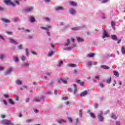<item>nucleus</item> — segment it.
<instances>
[{"instance_id": "0eeeda50", "label": "nucleus", "mask_w": 125, "mask_h": 125, "mask_svg": "<svg viewBox=\"0 0 125 125\" xmlns=\"http://www.w3.org/2000/svg\"><path fill=\"white\" fill-rule=\"evenodd\" d=\"M69 12L71 15H76L77 14V11L74 8H70L69 9Z\"/></svg>"}, {"instance_id": "f03ea898", "label": "nucleus", "mask_w": 125, "mask_h": 125, "mask_svg": "<svg viewBox=\"0 0 125 125\" xmlns=\"http://www.w3.org/2000/svg\"><path fill=\"white\" fill-rule=\"evenodd\" d=\"M2 125H13V123L11 122L10 120H4L1 122Z\"/></svg>"}, {"instance_id": "3c124183", "label": "nucleus", "mask_w": 125, "mask_h": 125, "mask_svg": "<svg viewBox=\"0 0 125 125\" xmlns=\"http://www.w3.org/2000/svg\"><path fill=\"white\" fill-rule=\"evenodd\" d=\"M116 25V23L114 21H111V26L112 27H114Z\"/></svg>"}, {"instance_id": "49530a36", "label": "nucleus", "mask_w": 125, "mask_h": 125, "mask_svg": "<svg viewBox=\"0 0 125 125\" xmlns=\"http://www.w3.org/2000/svg\"><path fill=\"white\" fill-rule=\"evenodd\" d=\"M21 59L22 61H25L27 58H26V57L25 56H22L21 57Z\"/></svg>"}, {"instance_id": "f704fd0d", "label": "nucleus", "mask_w": 125, "mask_h": 125, "mask_svg": "<svg viewBox=\"0 0 125 125\" xmlns=\"http://www.w3.org/2000/svg\"><path fill=\"white\" fill-rule=\"evenodd\" d=\"M79 117L82 118L83 117V109H80L79 110Z\"/></svg>"}, {"instance_id": "58836bf2", "label": "nucleus", "mask_w": 125, "mask_h": 125, "mask_svg": "<svg viewBox=\"0 0 125 125\" xmlns=\"http://www.w3.org/2000/svg\"><path fill=\"white\" fill-rule=\"evenodd\" d=\"M80 121H79V118H76L75 120V125H80Z\"/></svg>"}, {"instance_id": "72a5a7b5", "label": "nucleus", "mask_w": 125, "mask_h": 125, "mask_svg": "<svg viewBox=\"0 0 125 125\" xmlns=\"http://www.w3.org/2000/svg\"><path fill=\"white\" fill-rule=\"evenodd\" d=\"M114 76H116V77H119L120 76V74H119V72L114 71L113 72Z\"/></svg>"}, {"instance_id": "5701e85b", "label": "nucleus", "mask_w": 125, "mask_h": 125, "mask_svg": "<svg viewBox=\"0 0 125 125\" xmlns=\"http://www.w3.org/2000/svg\"><path fill=\"white\" fill-rule=\"evenodd\" d=\"M77 40L78 42H83V39L80 37H77Z\"/></svg>"}, {"instance_id": "09e8293b", "label": "nucleus", "mask_w": 125, "mask_h": 125, "mask_svg": "<svg viewBox=\"0 0 125 125\" xmlns=\"http://www.w3.org/2000/svg\"><path fill=\"white\" fill-rule=\"evenodd\" d=\"M46 75L48 77H51V76H52V72H48L46 74Z\"/></svg>"}, {"instance_id": "9d476101", "label": "nucleus", "mask_w": 125, "mask_h": 125, "mask_svg": "<svg viewBox=\"0 0 125 125\" xmlns=\"http://www.w3.org/2000/svg\"><path fill=\"white\" fill-rule=\"evenodd\" d=\"M60 82H62V83L64 84L67 83V80L64 78H60L58 80L59 83H60Z\"/></svg>"}, {"instance_id": "20e7f679", "label": "nucleus", "mask_w": 125, "mask_h": 125, "mask_svg": "<svg viewBox=\"0 0 125 125\" xmlns=\"http://www.w3.org/2000/svg\"><path fill=\"white\" fill-rule=\"evenodd\" d=\"M106 38H109V34H108L105 30L104 29L102 38L104 40V41H105Z\"/></svg>"}, {"instance_id": "f8f14e48", "label": "nucleus", "mask_w": 125, "mask_h": 125, "mask_svg": "<svg viewBox=\"0 0 125 125\" xmlns=\"http://www.w3.org/2000/svg\"><path fill=\"white\" fill-rule=\"evenodd\" d=\"M9 41L11 43H13V44H16L17 45L18 44V42H16L14 39H12V38H9Z\"/></svg>"}, {"instance_id": "79ce46f5", "label": "nucleus", "mask_w": 125, "mask_h": 125, "mask_svg": "<svg viewBox=\"0 0 125 125\" xmlns=\"http://www.w3.org/2000/svg\"><path fill=\"white\" fill-rule=\"evenodd\" d=\"M68 66L69 67H71V68H74L75 67H76L77 65L75 64L71 63V64H69Z\"/></svg>"}, {"instance_id": "ddd939ff", "label": "nucleus", "mask_w": 125, "mask_h": 125, "mask_svg": "<svg viewBox=\"0 0 125 125\" xmlns=\"http://www.w3.org/2000/svg\"><path fill=\"white\" fill-rule=\"evenodd\" d=\"M56 122L58 124H64V123H66V120L64 119H57Z\"/></svg>"}, {"instance_id": "4c0bfd02", "label": "nucleus", "mask_w": 125, "mask_h": 125, "mask_svg": "<svg viewBox=\"0 0 125 125\" xmlns=\"http://www.w3.org/2000/svg\"><path fill=\"white\" fill-rule=\"evenodd\" d=\"M89 115H90V117H91V118H93V119H95V115H94V114L93 113L90 112Z\"/></svg>"}, {"instance_id": "cd10ccee", "label": "nucleus", "mask_w": 125, "mask_h": 125, "mask_svg": "<svg viewBox=\"0 0 125 125\" xmlns=\"http://www.w3.org/2000/svg\"><path fill=\"white\" fill-rule=\"evenodd\" d=\"M23 67H29L30 66V63L29 62H25L24 63L22 64Z\"/></svg>"}, {"instance_id": "052dcab7", "label": "nucleus", "mask_w": 125, "mask_h": 125, "mask_svg": "<svg viewBox=\"0 0 125 125\" xmlns=\"http://www.w3.org/2000/svg\"><path fill=\"white\" fill-rule=\"evenodd\" d=\"M3 96L6 99L9 98V95H8L4 94Z\"/></svg>"}, {"instance_id": "13d9d810", "label": "nucleus", "mask_w": 125, "mask_h": 125, "mask_svg": "<svg viewBox=\"0 0 125 125\" xmlns=\"http://www.w3.org/2000/svg\"><path fill=\"white\" fill-rule=\"evenodd\" d=\"M15 99L16 101H18L19 100V97H18V96L17 95H16L15 97Z\"/></svg>"}, {"instance_id": "a19ab883", "label": "nucleus", "mask_w": 125, "mask_h": 125, "mask_svg": "<svg viewBox=\"0 0 125 125\" xmlns=\"http://www.w3.org/2000/svg\"><path fill=\"white\" fill-rule=\"evenodd\" d=\"M68 120L69 123H70V124H72L73 123V118H71V117H68Z\"/></svg>"}, {"instance_id": "bb28decb", "label": "nucleus", "mask_w": 125, "mask_h": 125, "mask_svg": "<svg viewBox=\"0 0 125 125\" xmlns=\"http://www.w3.org/2000/svg\"><path fill=\"white\" fill-rule=\"evenodd\" d=\"M121 52L122 54H125V46H123L121 48Z\"/></svg>"}, {"instance_id": "a18cd8bd", "label": "nucleus", "mask_w": 125, "mask_h": 125, "mask_svg": "<svg viewBox=\"0 0 125 125\" xmlns=\"http://www.w3.org/2000/svg\"><path fill=\"white\" fill-rule=\"evenodd\" d=\"M25 54L26 56H29V49H25Z\"/></svg>"}, {"instance_id": "ea45409f", "label": "nucleus", "mask_w": 125, "mask_h": 125, "mask_svg": "<svg viewBox=\"0 0 125 125\" xmlns=\"http://www.w3.org/2000/svg\"><path fill=\"white\" fill-rule=\"evenodd\" d=\"M63 62L62 61H60L57 65L58 67H61V66L63 64Z\"/></svg>"}, {"instance_id": "2eb2a0df", "label": "nucleus", "mask_w": 125, "mask_h": 125, "mask_svg": "<svg viewBox=\"0 0 125 125\" xmlns=\"http://www.w3.org/2000/svg\"><path fill=\"white\" fill-rule=\"evenodd\" d=\"M87 94H88V92L87 90H85L80 94V96L83 97V96H86Z\"/></svg>"}, {"instance_id": "de8ad7c7", "label": "nucleus", "mask_w": 125, "mask_h": 125, "mask_svg": "<svg viewBox=\"0 0 125 125\" xmlns=\"http://www.w3.org/2000/svg\"><path fill=\"white\" fill-rule=\"evenodd\" d=\"M100 86L102 87V88H103V87H105V84H104V83H100Z\"/></svg>"}, {"instance_id": "f3484780", "label": "nucleus", "mask_w": 125, "mask_h": 125, "mask_svg": "<svg viewBox=\"0 0 125 125\" xmlns=\"http://www.w3.org/2000/svg\"><path fill=\"white\" fill-rule=\"evenodd\" d=\"M101 68L104 69V70H109L110 69L109 66L104 65H101Z\"/></svg>"}, {"instance_id": "4be33fe9", "label": "nucleus", "mask_w": 125, "mask_h": 125, "mask_svg": "<svg viewBox=\"0 0 125 125\" xmlns=\"http://www.w3.org/2000/svg\"><path fill=\"white\" fill-rule=\"evenodd\" d=\"M54 53V52H53V51L52 50H50V51H49V52L48 53V56L49 57H50L51 56H52V55H53Z\"/></svg>"}, {"instance_id": "680f3d73", "label": "nucleus", "mask_w": 125, "mask_h": 125, "mask_svg": "<svg viewBox=\"0 0 125 125\" xmlns=\"http://www.w3.org/2000/svg\"><path fill=\"white\" fill-rule=\"evenodd\" d=\"M54 94L56 95H58V91H57V90H55L54 91Z\"/></svg>"}, {"instance_id": "aec40b11", "label": "nucleus", "mask_w": 125, "mask_h": 125, "mask_svg": "<svg viewBox=\"0 0 125 125\" xmlns=\"http://www.w3.org/2000/svg\"><path fill=\"white\" fill-rule=\"evenodd\" d=\"M33 9V8L32 7H28L25 9V12H30V11H32Z\"/></svg>"}, {"instance_id": "39448f33", "label": "nucleus", "mask_w": 125, "mask_h": 125, "mask_svg": "<svg viewBox=\"0 0 125 125\" xmlns=\"http://www.w3.org/2000/svg\"><path fill=\"white\" fill-rule=\"evenodd\" d=\"M12 71H13V68L11 67L8 68L5 71V75L6 76H7V75H10V74H11L12 72Z\"/></svg>"}, {"instance_id": "4d7b16f0", "label": "nucleus", "mask_w": 125, "mask_h": 125, "mask_svg": "<svg viewBox=\"0 0 125 125\" xmlns=\"http://www.w3.org/2000/svg\"><path fill=\"white\" fill-rule=\"evenodd\" d=\"M23 32L24 33H30V30H29V29H23Z\"/></svg>"}, {"instance_id": "37998d69", "label": "nucleus", "mask_w": 125, "mask_h": 125, "mask_svg": "<svg viewBox=\"0 0 125 125\" xmlns=\"http://www.w3.org/2000/svg\"><path fill=\"white\" fill-rule=\"evenodd\" d=\"M111 77H109L108 78H107L106 80V83H111Z\"/></svg>"}, {"instance_id": "864d4df0", "label": "nucleus", "mask_w": 125, "mask_h": 125, "mask_svg": "<svg viewBox=\"0 0 125 125\" xmlns=\"http://www.w3.org/2000/svg\"><path fill=\"white\" fill-rule=\"evenodd\" d=\"M46 35L48 36V37H50L51 34H50V32H49V30H47V31L46 32Z\"/></svg>"}, {"instance_id": "5fc2aeb1", "label": "nucleus", "mask_w": 125, "mask_h": 125, "mask_svg": "<svg viewBox=\"0 0 125 125\" xmlns=\"http://www.w3.org/2000/svg\"><path fill=\"white\" fill-rule=\"evenodd\" d=\"M94 107L95 109H97L98 108V104H94Z\"/></svg>"}, {"instance_id": "7ed1b4c3", "label": "nucleus", "mask_w": 125, "mask_h": 125, "mask_svg": "<svg viewBox=\"0 0 125 125\" xmlns=\"http://www.w3.org/2000/svg\"><path fill=\"white\" fill-rule=\"evenodd\" d=\"M4 2L6 4V5H12V6H15V4L12 1H11V0H4Z\"/></svg>"}, {"instance_id": "c756f323", "label": "nucleus", "mask_w": 125, "mask_h": 125, "mask_svg": "<svg viewBox=\"0 0 125 125\" xmlns=\"http://www.w3.org/2000/svg\"><path fill=\"white\" fill-rule=\"evenodd\" d=\"M4 58H5V54H0V59L2 60L3 59H4Z\"/></svg>"}, {"instance_id": "338daca9", "label": "nucleus", "mask_w": 125, "mask_h": 125, "mask_svg": "<svg viewBox=\"0 0 125 125\" xmlns=\"http://www.w3.org/2000/svg\"><path fill=\"white\" fill-rule=\"evenodd\" d=\"M45 20H46V21H47L48 22H49L50 21V19H49V18H45Z\"/></svg>"}, {"instance_id": "412c9836", "label": "nucleus", "mask_w": 125, "mask_h": 125, "mask_svg": "<svg viewBox=\"0 0 125 125\" xmlns=\"http://www.w3.org/2000/svg\"><path fill=\"white\" fill-rule=\"evenodd\" d=\"M16 83L18 85H21V84H22V81L20 80H17L16 81Z\"/></svg>"}, {"instance_id": "c03bdc74", "label": "nucleus", "mask_w": 125, "mask_h": 125, "mask_svg": "<svg viewBox=\"0 0 125 125\" xmlns=\"http://www.w3.org/2000/svg\"><path fill=\"white\" fill-rule=\"evenodd\" d=\"M73 48V47H67L63 49L64 50H71Z\"/></svg>"}, {"instance_id": "7c9ffc66", "label": "nucleus", "mask_w": 125, "mask_h": 125, "mask_svg": "<svg viewBox=\"0 0 125 125\" xmlns=\"http://www.w3.org/2000/svg\"><path fill=\"white\" fill-rule=\"evenodd\" d=\"M95 54L93 53H90L87 54V57L90 58H92V57H94Z\"/></svg>"}, {"instance_id": "8fccbe9b", "label": "nucleus", "mask_w": 125, "mask_h": 125, "mask_svg": "<svg viewBox=\"0 0 125 125\" xmlns=\"http://www.w3.org/2000/svg\"><path fill=\"white\" fill-rule=\"evenodd\" d=\"M26 123H27V124L32 123L33 122V119H28V120H26Z\"/></svg>"}, {"instance_id": "393cba45", "label": "nucleus", "mask_w": 125, "mask_h": 125, "mask_svg": "<svg viewBox=\"0 0 125 125\" xmlns=\"http://www.w3.org/2000/svg\"><path fill=\"white\" fill-rule=\"evenodd\" d=\"M8 102H9V103L10 104H11V105H15V103H14V102H13V101H12V99H9Z\"/></svg>"}, {"instance_id": "b1692460", "label": "nucleus", "mask_w": 125, "mask_h": 125, "mask_svg": "<svg viewBox=\"0 0 125 125\" xmlns=\"http://www.w3.org/2000/svg\"><path fill=\"white\" fill-rule=\"evenodd\" d=\"M110 117L111 119H113V120H117V116H116L115 113H112Z\"/></svg>"}, {"instance_id": "473e14b6", "label": "nucleus", "mask_w": 125, "mask_h": 125, "mask_svg": "<svg viewBox=\"0 0 125 125\" xmlns=\"http://www.w3.org/2000/svg\"><path fill=\"white\" fill-rule=\"evenodd\" d=\"M77 83H80V85H82V86H83V84H84L83 82H81V80H77Z\"/></svg>"}, {"instance_id": "dca6fc26", "label": "nucleus", "mask_w": 125, "mask_h": 125, "mask_svg": "<svg viewBox=\"0 0 125 125\" xmlns=\"http://www.w3.org/2000/svg\"><path fill=\"white\" fill-rule=\"evenodd\" d=\"M69 4H70V5H71V6H74V7L77 6V5H78V4L77 3V2L73 1H70Z\"/></svg>"}, {"instance_id": "1a4fd4ad", "label": "nucleus", "mask_w": 125, "mask_h": 125, "mask_svg": "<svg viewBox=\"0 0 125 125\" xmlns=\"http://www.w3.org/2000/svg\"><path fill=\"white\" fill-rule=\"evenodd\" d=\"M73 86L74 87V90L73 91V94L74 96H77L78 95V88L77 87V85L76 84H74Z\"/></svg>"}, {"instance_id": "9b49d317", "label": "nucleus", "mask_w": 125, "mask_h": 125, "mask_svg": "<svg viewBox=\"0 0 125 125\" xmlns=\"http://www.w3.org/2000/svg\"><path fill=\"white\" fill-rule=\"evenodd\" d=\"M1 21H2V22H3V23H6L7 24H9V23L11 22L10 20L6 19L5 18H1Z\"/></svg>"}, {"instance_id": "6ab92c4d", "label": "nucleus", "mask_w": 125, "mask_h": 125, "mask_svg": "<svg viewBox=\"0 0 125 125\" xmlns=\"http://www.w3.org/2000/svg\"><path fill=\"white\" fill-rule=\"evenodd\" d=\"M55 10H56L57 11H58L59 10H64V7H61V6H58L55 8Z\"/></svg>"}, {"instance_id": "bf43d9fd", "label": "nucleus", "mask_w": 125, "mask_h": 125, "mask_svg": "<svg viewBox=\"0 0 125 125\" xmlns=\"http://www.w3.org/2000/svg\"><path fill=\"white\" fill-rule=\"evenodd\" d=\"M6 34L8 35H12L13 33L11 31H6Z\"/></svg>"}, {"instance_id": "a878e982", "label": "nucleus", "mask_w": 125, "mask_h": 125, "mask_svg": "<svg viewBox=\"0 0 125 125\" xmlns=\"http://www.w3.org/2000/svg\"><path fill=\"white\" fill-rule=\"evenodd\" d=\"M29 21L30 22H31V23H34V22H35V21H36V20L34 19V17H31L29 19Z\"/></svg>"}, {"instance_id": "e433bc0d", "label": "nucleus", "mask_w": 125, "mask_h": 125, "mask_svg": "<svg viewBox=\"0 0 125 125\" xmlns=\"http://www.w3.org/2000/svg\"><path fill=\"white\" fill-rule=\"evenodd\" d=\"M0 102L3 103L4 105H7V102L5 100H0Z\"/></svg>"}, {"instance_id": "4468645a", "label": "nucleus", "mask_w": 125, "mask_h": 125, "mask_svg": "<svg viewBox=\"0 0 125 125\" xmlns=\"http://www.w3.org/2000/svg\"><path fill=\"white\" fill-rule=\"evenodd\" d=\"M81 29H83L82 26H77L73 27L71 28V30H72V31H79V30H81Z\"/></svg>"}, {"instance_id": "c85d7f7f", "label": "nucleus", "mask_w": 125, "mask_h": 125, "mask_svg": "<svg viewBox=\"0 0 125 125\" xmlns=\"http://www.w3.org/2000/svg\"><path fill=\"white\" fill-rule=\"evenodd\" d=\"M14 60L15 62H18L19 59H18V56H15L14 57Z\"/></svg>"}, {"instance_id": "f257e3e1", "label": "nucleus", "mask_w": 125, "mask_h": 125, "mask_svg": "<svg viewBox=\"0 0 125 125\" xmlns=\"http://www.w3.org/2000/svg\"><path fill=\"white\" fill-rule=\"evenodd\" d=\"M98 119L100 123H104L105 121V118L103 116V111H101L100 113L98 114Z\"/></svg>"}, {"instance_id": "e2e57ef3", "label": "nucleus", "mask_w": 125, "mask_h": 125, "mask_svg": "<svg viewBox=\"0 0 125 125\" xmlns=\"http://www.w3.org/2000/svg\"><path fill=\"white\" fill-rule=\"evenodd\" d=\"M62 100H68V97H64L62 98Z\"/></svg>"}, {"instance_id": "603ef678", "label": "nucleus", "mask_w": 125, "mask_h": 125, "mask_svg": "<svg viewBox=\"0 0 125 125\" xmlns=\"http://www.w3.org/2000/svg\"><path fill=\"white\" fill-rule=\"evenodd\" d=\"M18 48L19 49H23V45H22V44L19 45V46H18Z\"/></svg>"}, {"instance_id": "0e129e2a", "label": "nucleus", "mask_w": 125, "mask_h": 125, "mask_svg": "<svg viewBox=\"0 0 125 125\" xmlns=\"http://www.w3.org/2000/svg\"><path fill=\"white\" fill-rule=\"evenodd\" d=\"M63 25H64V22H60V24H58V26H63Z\"/></svg>"}, {"instance_id": "c9c22d12", "label": "nucleus", "mask_w": 125, "mask_h": 125, "mask_svg": "<svg viewBox=\"0 0 125 125\" xmlns=\"http://www.w3.org/2000/svg\"><path fill=\"white\" fill-rule=\"evenodd\" d=\"M111 0H102L101 3H107V2H109Z\"/></svg>"}, {"instance_id": "774afa93", "label": "nucleus", "mask_w": 125, "mask_h": 125, "mask_svg": "<svg viewBox=\"0 0 125 125\" xmlns=\"http://www.w3.org/2000/svg\"><path fill=\"white\" fill-rule=\"evenodd\" d=\"M87 65H88V66H91V65H92L91 62H89L87 63Z\"/></svg>"}, {"instance_id": "423d86ee", "label": "nucleus", "mask_w": 125, "mask_h": 125, "mask_svg": "<svg viewBox=\"0 0 125 125\" xmlns=\"http://www.w3.org/2000/svg\"><path fill=\"white\" fill-rule=\"evenodd\" d=\"M44 99H45V98L43 96H42L40 98L38 97L35 98L34 100V101H35V102H40V101H42V100H44Z\"/></svg>"}, {"instance_id": "6e6d98bb", "label": "nucleus", "mask_w": 125, "mask_h": 125, "mask_svg": "<svg viewBox=\"0 0 125 125\" xmlns=\"http://www.w3.org/2000/svg\"><path fill=\"white\" fill-rule=\"evenodd\" d=\"M110 113V110H106L104 113H103V115H107V114H109Z\"/></svg>"}, {"instance_id": "6e6552de", "label": "nucleus", "mask_w": 125, "mask_h": 125, "mask_svg": "<svg viewBox=\"0 0 125 125\" xmlns=\"http://www.w3.org/2000/svg\"><path fill=\"white\" fill-rule=\"evenodd\" d=\"M52 27V26L51 25H47L45 27L44 26L41 27V29H42V30H44L45 31H49V30L51 29Z\"/></svg>"}, {"instance_id": "69168bd1", "label": "nucleus", "mask_w": 125, "mask_h": 125, "mask_svg": "<svg viewBox=\"0 0 125 125\" xmlns=\"http://www.w3.org/2000/svg\"><path fill=\"white\" fill-rule=\"evenodd\" d=\"M116 125H121V122L120 121H116Z\"/></svg>"}, {"instance_id": "a211bd4d", "label": "nucleus", "mask_w": 125, "mask_h": 125, "mask_svg": "<svg viewBox=\"0 0 125 125\" xmlns=\"http://www.w3.org/2000/svg\"><path fill=\"white\" fill-rule=\"evenodd\" d=\"M111 39L113 40V41H118V37L115 35H112Z\"/></svg>"}, {"instance_id": "2f4dec72", "label": "nucleus", "mask_w": 125, "mask_h": 125, "mask_svg": "<svg viewBox=\"0 0 125 125\" xmlns=\"http://www.w3.org/2000/svg\"><path fill=\"white\" fill-rule=\"evenodd\" d=\"M70 40L69 39H67V42L64 44V46H68L69 44H70Z\"/></svg>"}]
</instances>
